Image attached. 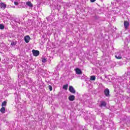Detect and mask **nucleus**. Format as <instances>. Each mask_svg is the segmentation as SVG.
<instances>
[{
  "label": "nucleus",
  "mask_w": 130,
  "mask_h": 130,
  "mask_svg": "<svg viewBox=\"0 0 130 130\" xmlns=\"http://www.w3.org/2000/svg\"><path fill=\"white\" fill-rule=\"evenodd\" d=\"M105 95L106 97H110V94H109L110 91L108 88H106L104 90Z\"/></svg>",
  "instance_id": "2"
},
{
  "label": "nucleus",
  "mask_w": 130,
  "mask_h": 130,
  "mask_svg": "<svg viewBox=\"0 0 130 130\" xmlns=\"http://www.w3.org/2000/svg\"><path fill=\"white\" fill-rule=\"evenodd\" d=\"M48 88H49V90H50V91H52V86H51V85H49Z\"/></svg>",
  "instance_id": "20"
},
{
  "label": "nucleus",
  "mask_w": 130,
  "mask_h": 130,
  "mask_svg": "<svg viewBox=\"0 0 130 130\" xmlns=\"http://www.w3.org/2000/svg\"><path fill=\"white\" fill-rule=\"evenodd\" d=\"M68 99L70 101H74V100H75V95H71L69 96Z\"/></svg>",
  "instance_id": "12"
},
{
  "label": "nucleus",
  "mask_w": 130,
  "mask_h": 130,
  "mask_svg": "<svg viewBox=\"0 0 130 130\" xmlns=\"http://www.w3.org/2000/svg\"><path fill=\"white\" fill-rule=\"evenodd\" d=\"M90 81H95L96 80V77L95 76H92L90 78Z\"/></svg>",
  "instance_id": "15"
},
{
  "label": "nucleus",
  "mask_w": 130,
  "mask_h": 130,
  "mask_svg": "<svg viewBox=\"0 0 130 130\" xmlns=\"http://www.w3.org/2000/svg\"><path fill=\"white\" fill-rule=\"evenodd\" d=\"M42 62H46V59L44 58L42 60Z\"/></svg>",
  "instance_id": "21"
},
{
  "label": "nucleus",
  "mask_w": 130,
  "mask_h": 130,
  "mask_svg": "<svg viewBox=\"0 0 130 130\" xmlns=\"http://www.w3.org/2000/svg\"><path fill=\"white\" fill-rule=\"evenodd\" d=\"M14 5H15V6H18V5H19V2H15Z\"/></svg>",
  "instance_id": "22"
},
{
  "label": "nucleus",
  "mask_w": 130,
  "mask_h": 130,
  "mask_svg": "<svg viewBox=\"0 0 130 130\" xmlns=\"http://www.w3.org/2000/svg\"><path fill=\"white\" fill-rule=\"evenodd\" d=\"M68 87H69V84H66L63 86V89L64 90H68Z\"/></svg>",
  "instance_id": "17"
},
{
  "label": "nucleus",
  "mask_w": 130,
  "mask_h": 130,
  "mask_svg": "<svg viewBox=\"0 0 130 130\" xmlns=\"http://www.w3.org/2000/svg\"><path fill=\"white\" fill-rule=\"evenodd\" d=\"M0 111L2 113H5V112H6V108L2 107L0 110Z\"/></svg>",
  "instance_id": "14"
},
{
  "label": "nucleus",
  "mask_w": 130,
  "mask_h": 130,
  "mask_svg": "<svg viewBox=\"0 0 130 130\" xmlns=\"http://www.w3.org/2000/svg\"><path fill=\"white\" fill-rule=\"evenodd\" d=\"M13 8H15V7L13 6Z\"/></svg>",
  "instance_id": "27"
},
{
  "label": "nucleus",
  "mask_w": 130,
  "mask_h": 130,
  "mask_svg": "<svg viewBox=\"0 0 130 130\" xmlns=\"http://www.w3.org/2000/svg\"><path fill=\"white\" fill-rule=\"evenodd\" d=\"M52 6L53 7V9L54 10H56V9L57 10H59V9H60V6L57 5V3L56 2H53L52 3Z\"/></svg>",
  "instance_id": "1"
},
{
  "label": "nucleus",
  "mask_w": 130,
  "mask_h": 130,
  "mask_svg": "<svg viewBox=\"0 0 130 130\" xmlns=\"http://www.w3.org/2000/svg\"><path fill=\"white\" fill-rule=\"evenodd\" d=\"M26 5L28 6V7H29V8H33V4H32L30 1L27 2L26 3Z\"/></svg>",
  "instance_id": "11"
},
{
  "label": "nucleus",
  "mask_w": 130,
  "mask_h": 130,
  "mask_svg": "<svg viewBox=\"0 0 130 130\" xmlns=\"http://www.w3.org/2000/svg\"><path fill=\"white\" fill-rule=\"evenodd\" d=\"M11 45H12L13 46H15V45H16V43L12 42Z\"/></svg>",
  "instance_id": "23"
},
{
  "label": "nucleus",
  "mask_w": 130,
  "mask_h": 130,
  "mask_svg": "<svg viewBox=\"0 0 130 130\" xmlns=\"http://www.w3.org/2000/svg\"><path fill=\"white\" fill-rule=\"evenodd\" d=\"M102 128V125H94L93 126V129L94 130H100Z\"/></svg>",
  "instance_id": "5"
},
{
  "label": "nucleus",
  "mask_w": 130,
  "mask_h": 130,
  "mask_svg": "<svg viewBox=\"0 0 130 130\" xmlns=\"http://www.w3.org/2000/svg\"><path fill=\"white\" fill-rule=\"evenodd\" d=\"M115 57L117 58V59H121L122 58V57L121 56V55L120 54H117Z\"/></svg>",
  "instance_id": "13"
},
{
  "label": "nucleus",
  "mask_w": 130,
  "mask_h": 130,
  "mask_svg": "<svg viewBox=\"0 0 130 130\" xmlns=\"http://www.w3.org/2000/svg\"><path fill=\"white\" fill-rule=\"evenodd\" d=\"M124 26L125 29H127V28H128V26H129V23L128 22V21H124Z\"/></svg>",
  "instance_id": "8"
},
{
  "label": "nucleus",
  "mask_w": 130,
  "mask_h": 130,
  "mask_svg": "<svg viewBox=\"0 0 130 130\" xmlns=\"http://www.w3.org/2000/svg\"><path fill=\"white\" fill-rule=\"evenodd\" d=\"M114 88H115V91H116L117 89H119V86L117 84H115L114 85Z\"/></svg>",
  "instance_id": "16"
},
{
  "label": "nucleus",
  "mask_w": 130,
  "mask_h": 130,
  "mask_svg": "<svg viewBox=\"0 0 130 130\" xmlns=\"http://www.w3.org/2000/svg\"><path fill=\"white\" fill-rule=\"evenodd\" d=\"M31 40V38H30V36H26L24 37V41L26 42V43H29L30 40Z\"/></svg>",
  "instance_id": "4"
},
{
  "label": "nucleus",
  "mask_w": 130,
  "mask_h": 130,
  "mask_svg": "<svg viewBox=\"0 0 130 130\" xmlns=\"http://www.w3.org/2000/svg\"><path fill=\"white\" fill-rule=\"evenodd\" d=\"M2 107H4V106H7V101H4L2 103Z\"/></svg>",
  "instance_id": "18"
},
{
  "label": "nucleus",
  "mask_w": 130,
  "mask_h": 130,
  "mask_svg": "<svg viewBox=\"0 0 130 130\" xmlns=\"http://www.w3.org/2000/svg\"><path fill=\"white\" fill-rule=\"evenodd\" d=\"M58 67H59V66L58 65V66H57V68H58Z\"/></svg>",
  "instance_id": "26"
},
{
  "label": "nucleus",
  "mask_w": 130,
  "mask_h": 130,
  "mask_svg": "<svg viewBox=\"0 0 130 130\" xmlns=\"http://www.w3.org/2000/svg\"><path fill=\"white\" fill-rule=\"evenodd\" d=\"M0 8L1 9H3V10H5L6 8H7V5H6L5 3L1 2L0 3Z\"/></svg>",
  "instance_id": "7"
},
{
  "label": "nucleus",
  "mask_w": 130,
  "mask_h": 130,
  "mask_svg": "<svg viewBox=\"0 0 130 130\" xmlns=\"http://www.w3.org/2000/svg\"><path fill=\"white\" fill-rule=\"evenodd\" d=\"M0 29H1V30H3V29H5V26L3 25V24H0Z\"/></svg>",
  "instance_id": "19"
},
{
  "label": "nucleus",
  "mask_w": 130,
  "mask_h": 130,
  "mask_svg": "<svg viewBox=\"0 0 130 130\" xmlns=\"http://www.w3.org/2000/svg\"><path fill=\"white\" fill-rule=\"evenodd\" d=\"M96 2V0H90L91 3H95Z\"/></svg>",
  "instance_id": "24"
},
{
  "label": "nucleus",
  "mask_w": 130,
  "mask_h": 130,
  "mask_svg": "<svg viewBox=\"0 0 130 130\" xmlns=\"http://www.w3.org/2000/svg\"><path fill=\"white\" fill-rule=\"evenodd\" d=\"M106 102L105 101H101V104L99 105L100 107H105L106 106Z\"/></svg>",
  "instance_id": "9"
},
{
  "label": "nucleus",
  "mask_w": 130,
  "mask_h": 130,
  "mask_svg": "<svg viewBox=\"0 0 130 130\" xmlns=\"http://www.w3.org/2000/svg\"><path fill=\"white\" fill-rule=\"evenodd\" d=\"M7 8H8V9H10V8H12V6L10 5V6H8Z\"/></svg>",
  "instance_id": "25"
},
{
  "label": "nucleus",
  "mask_w": 130,
  "mask_h": 130,
  "mask_svg": "<svg viewBox=\"0 0 130 130\" xmlns=\"http://www.w3.org/2000/svg\"><path fill=\"white\" fill-rule=\"evenodd\" d=\"M69 91L70 92H71V93H72L73 94H75V93H76V90L72 86H69Z\"/></svg>",
  "instance_id": "6"
},
{
  "label": "nucleus",
  "mask_w": 130,
  "mask_h": 130,
  "mask_svg": "<svg viewBox=\"0 0 130 130\" xmlns=\"http://www.w3.org/2000/svg\"><path fill=\"white\" fill-rule=\"evenodd\" d=\"M75 71L77 75H82V72L80 69L77 68L76 69H75Z\"/></svg>",
  "instance_id": "10"
},
{
  "label": "nucleus",
  "mask_w": 130,
  "mask_h": 130,
  "mask_svg": "<svg viewBox=\"0 0 130 130\" xmlns=\"http://www.w3.org/2000/svg\"><path fill=\"white\" fill-rule=\"evenodd\" d=\"M32 52L34 56H38V55H39L40 52L38 50H32Z\"/></svg>",
  "instance_id": "3"
}]
</instances>
